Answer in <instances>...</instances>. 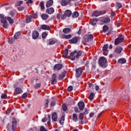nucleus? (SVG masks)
<instances>
[{
    "instance_id": "f257e3e1",
    "label": "nucleus",
    "mask_w": 131,
    "mask_h": 131,
    "mask_svg": "<svg viewBox=\"0 0 131 131\" xmlns=\"http://www.w3.org/2000/svg\"><path fill=\"white\" fill-rule=\"evenodd\" d=\"M98 64L102 68H106L108 65L107 62V59L104 57H101L98 60Z\"/></svg>"
},
{
    "instance_id": "f03ea898",
    "label": "nucleus",
    "mask_w": 131,
    "mask_h": 131,
    "mask_svg": "<svg viewBox=\"0 0 131 131\" xmlns=\"http://www.w3.org/2000/svg\"><path fill=\"white\" fill-rule=\"evenodd\" d=\"M105 13H106V11H96L92 13V15L94 16V17H99V16H102V15H104Z\"/></svg>"
},
{
    "instance_id": "7ed1b4c3",
    "label": "nucleus",
    "mask_w": 131,
    "mask_h": 131,
    "mask_svg": "<svg viewBox=\"0 0 131 131\" xmlns=\"http://www.w3.org/2000/svg\"><path fill=\"white\" fill-rule=\"evenodd\" d=\"M12 129L13 131H16V128L17 127V120L16 118H13L12 121Z\"/></svg>"
},
{
    "instance_id": "20e7f679",
    "label": "nucleus",
    "mask_w": 131,
    "mask_h": 131,
    "mask_svg": "<svg viewBox=\"0 0 131 131\" xmlns=\"http://www.w3.org/2000/svg\"><path fill=\"white\" fill-rule=\"evenodd\" d=\"M124 39V38L123 37H119L115 39V46H118L119 43L122 42L123 41V40Z\"/></svg>"
},
{
    "instance_id": "39448f33",
    "label": "nucleus",
    "mask_w": 131,
    "mask_h": 131,
    "mask_svg": "<svg viewBox=\"0 0 131 131\" xmlns=\"http://www.w3.org/2000/svg\"><path fill=\"white\" fill-rule=\"evenodd\" d=\"M76 77L78 78L80 77L81 74H82V69L81 68H78V69H76Z\"/></svg>"
},
{
    "instance_id": "423d86ee",
    "label": "nucleus",
    "mask_w": 131,
    "mask_h": 131,
    "mask_svg": "<svg viewBox=\"0 0 131 131\" xmlns=\"http://www.w3.org/2000/svg\"><path fill=\"white\" fill-rule=\"evenodd\" d=\"M39 37V33L36 30H34L32 32V37L33 39H37Z\"/></svg>"
},
{
    "instance_id": "0eeeda50",
    "label": "nucleus",
    "mask_w": 131,
    "mask_h": 131,
    "mask_svg": "<svg viewBox=\"0 0 131 131\" xmlns=\"http://www.w3.org/2000/svg\"><path fill=\"white\" fill-rule=\"evenodd\" d=\"M94 39V36H93V34H90L89 35L85 36L84 37V40L85 41V42H89V41H91L92 39Z\"/></svg>"
},
{
    "instance_id": "6e6552de",
    "label": "nucleus",
    "mask_w": 131,
    "mask_h": 131,
    "mask_svg": "<svg viewBox=\"0 0 131 131\" xmlns=\"http://www.w3.org/2000/svg\"><path fill=\"white\" fill-rule=\"evenodd\" d=\"M80 40V38L79 37H74L72 39L69 40V42L71 44L72 43H77L78 41Z\"/></svg>"
},
{
    "instance_id": "1a4fd4ad",
    "label": "nucleus",
    "mask_w": 131,
    "mask_h": 131,
    "mask_svg": "<svg viewBox=\"0 0 131 131\" xmlns=\"http://www.w3.org/2000/svg\"><path fill=\"white\" fill-rule=\"evenodd\" d=\"M58 81H57V75L53 74L51 77V84H56Z\"/></svg>"
},
{
    "instance_id": "9d476101",
    "label": "nucleus",
    "mask_w": 131,
    "mask_h": 131,
    "mask_svg": "<svg viewBox=\"0 0 131 131\" xmlns=\"http://www.w3.org/2000/svg\"><path fill=\"white\" fill-rule=\"evenodd\" d=\"M99 20L101 22H103V23H109L111 21L110 18H109L108 17H101L99 18Z\"/></svg>"
},
{
    "instance_id": "9b49d317",
    "label": "nucleus",
    "mask_w": 131,
    "mask_h": 131,
    "mask_svg": "<svg viewBox=\"0 0 131 131\" xmlns=\"http://www.w3.org/2000/svg\"><path fill=\"white\" fill-rule=\"evenodd\" d=\"M108 44H105L102 48V51L105 56H107V55H108V52H109L108 51Z\"/></svg>"
},
{
    "instance_id": "f8f14e48",
    "label": "nucleus",
    "mask_w": 131,
    "mask_h": 131,
    "mask_svg": "<svg viewBox=\"0 0 131 131\" xmlns=\"http://www.w3.org/2000/svg\"><path fill=\"white\" fill-rule=\"evenodd\" d=\"M78 106L79 110H81V111L84 109V103L82 101L79 102L78 103Z\"/></svg>"
},
{
    "instance_id": "ddd939ff",
    "label": "nucleus",
    "mask_w": 131,
    "mask_h": 131,
    "mask_svg": "<svg viewBox=\"0 0 131 131\" xmlns=\"http://www.w3.org/2000/svg\"><path fill=\"white\" fill-rule=\"evenodd\" d=\"M70 4V1L69 0H62L60 2V5L62 6V7H65V6H67V5H69Z\"/></svg>"
},
{
    "instance_id": "4468645a",
    "label": "nucleus",
    "mask_w": 131,
    "mask_h": 131,
    "mask_svg": "<svg viewBox=\"0 0 131 131\" xmlns=\"http://www.w3.org/2000/svg\"><path fill=\"white\" fill-rule=\"evenodd\" d=\"M122 50H123L122 47L120 46L117 47L115 50V53L116 54H121V52H122Z\"/></svg>"
},
{
    "instance_id": "2eb2a0df",
    "label": "nucleus",
    "mask_w": 131,
    "mask_h": 131,
    "mask_svg": "<svg viewBox=\"0 0 131 131\" xmlns=\"http://www.w3.org/2000/svg\"><path fill=\"white\" fill-rule=\"evenodd\" d=\"M62 67H63V64L59 63L55 64L54 67V70H61L62 69Z\"/></svg>"
},
{
    "instance_id": "dca6fc26",
    "label": "nucleus",
    "mask_w": 131,
    "mask_h": 131,
    "mask_svg": "<svg viewBox=\"0 0 131 131\" xmlns=\"http://www.w3.org/2000/svg\"><path fill=\"white\" fill-rule=\"evenodd\" d=\"M0 18L1 19V23L3 24L7 23V17H5V15L4 14H0Z\"/></svg>"
},
{
    "instance_id": "f3484780",
    "label": "nucleus",
    "mask_w": 131,
    "mask_h": 131,
    "mask_svg": "<svg viewBox=\"0 0 131 131\" xmlns=\"http://www.w3.org/2000/svg\"><path fill=\"white\" fill-rule=\"evenodd\" d=\"M66 71H64L63 72L60 73L58 76L59 80H62L65 76H66Z\"/></svg>"
},
{
    "instance_id": "a211bd4d",
    "label": "nucleus",
    "mask_w": 131,
    "mask_h": 131,
    "mask_svg": "<svg viewBox=\"0 0 131 131\" xmlns=\"http://www.w3.org/2000/svg\"><path fill=\"white\" fill-rule=\"evenodd\" d=\"M36 14H34V15L29 16L26 20V23H30L31 21H32V18H34L35 16H36Z\"/></svg>"
},
{
    "instance_id": "6ab92c4d",
    "label": "nucleus",
    "mask_w": 131,
    "mask_h": 131,
    "mask_svg": "<svg viewBox=\"0 0 131 131\" xmlns=\"http://www.w3.org/2000/svg\"><path fill=\"white\" fill-rule=\"evenodd\" d=\"M41 29H42V30H50L51 29V28L48 25H41L39 30H40Z\"/></svg>"
},
{
    "instance_id": "aec40b11",
    "label": "nucleus",
    "mask_w": 131,
    "mask_h": 131,
    "mask_svg": "<svg viewBox=\"0 0 131 131\" xmlns=\"http://www.w3.org/2000/svg\"><path fill=\"white\" fill-rule=\"evenodd\" d=\"M52 120L53 121L56 122L58 120V117L57 116V113L54 112L52 115Z\"/></svg>"
},
{
    "instance_id": "412c9836",
    "label": "nucleus",
    "mask_w": 131,
    "mask_h": 131,
    "mask_svg": "<svg viewBox=\"0 0 131 131\" xmlns=\"http://www.w3.org/2000/svg\"><path fill=\"white\" fill-rule=\"evenodd\" d=\"M75 54H76V50H75L70 53V56H71V57H70V59L72 60V61H74V60H75L76 57L75 56H74Z\"/></svg>"
},
{
    "instance_id": "4be33fe9",
    "label": "nucleus",
    "mask_w": 131,
    "mask_h": 131,
    "mask_svg": "<svg viewBox=\"0 0 131 131\" xmlns=\"http://www.w3.org/2000/svg\"><path fill=\"white\" fill-rule=\"evenodd\" d=\"M54 12H55V10H54L53 7H51L46 10V13H47V14H53Z\"/></svg>"
},
{
    "instance_id": "5701e85b",
    "label": "nucleus",
    "mask_w": 131,
    "mask_h": 131,
    "mask_svg": "<svg viewBox=\"0 0 131 131\" xmlns=\"http://www.w3.org/2000/svg\"><path fill=\"white\" fill-rule=\"evenodd\" d=\"M53 4H54V1L53 0L48 1L46 5V8H50V7H52V6H53Z\"/></svg>"
},
{
    "instance_id": "b1692460",
    "label": "nucleus",
    "mask_w": 131,
    "mask_h": 131,
    "mask_svg": "<svg viewBox=\"0 0 131 131\" xmlns=\"http://www.w3.org/2000/svg\"><path fill=\"white\" fill-rule=\"evenodd\" d=\"M65 15L67 16V17H71V15H72V12H71V10H67L64 12Z\"/></svg>"
},
{
    "instance_id": "393cba45",
    "label": "nucleus",
    "mask_w": 131,
    "mask_h": 131,
    "mask_svg": "<svg viewBox=\"0 0 131 131\" xmlns=\"http://www.w3.org/2000/svg\"><path fill=\"white\" fill-rule=\"evenodd\" d=\"M118 62L120 64H124L126 63V59L125 58H120L118 60Z\"/></svg>"
},
{
    "instance_id": "a878e982",
    "label": "nucleus",
    "mask_w": 131,
    "mask_h": 131,
    "mask_svg": "<svg viewBox=\"0 0 131 131\" xmlns=\"http://www.w3.org/2000/svg\"><path fill=\"white\" fill-rule=\"evenodd\" d=\"M76 54H77L75 55V58H76V59H78V58H79L82 54V52L80 50L78 51H76Z\"/></svg>"
},
{
    "instance_id": "bb28decb",
    "label": "nucleus",
    "mask_w": 131,
    "mask_h": 131,
    "mask_svg": "<svg viewBox=\"0 0 131 131\" xmlns=\"http://www.w3.org/2000/svg\"><path fill=\"white\" fill-rule=\"evenodd\" d=\"M20 35H21V31L16 32L14 36L15 39H18L20 37Z\"/></svg>"
},
{
    "instance_id": "cd10ccee",
    "label": "nucleus",
    "mask_w": 131,
    "mask_h": 131,
    "mask_svg": "<svg viewBox=\"0 0 131 131\" xmlns=\"http://www.w3.org/2000/svg\"><path fill=\"white\" fill-rule=\"evenodd\" d=\"M79 16V13L78 11H75L72 15L73 18H77Z\"/></svg>"
},
{
    "instance_id": "c85d7f7f",
    "label": "nucleus",
    "mask_w": 131,
    "mask_h": 131,
    "mask_svg": "<svg viewBox=\"0 0 131 131\" xmlns=\"http://www.w3.org/2000/svg\"><path fill=\"white\" fill-rule=\"evenodd\" d=\"M70 31H71V29L69 28H64L62 30V32H63V33H66V34H67L68 33H69Z\"/></svg>"
},
{
    "instance_id": "c756f323",
    "label": "nucleus",
    "mask_w": 131,
    "mask_h": 131,
    "mask_svg": "<svg viewBox=\"0 0 131 131\" xmlns=\"http://www.w3.org/2000/svg\"><path fill=\"white\" fill-rule=\"evenodd\" d=\"M42 20H47L49 18V15L46 13H43L41 15Z\"/></svg>"
},
{
    "instance_id": "7c9ffc66",
    "label": "nucleus",
    "mask_w": 131,
    "mask_h": 131,
    "mask_svg": "<svg viewBox=\"0 0 131 131\" xmlns=\"http://www.w3.org/2000/svg\"><path fill=\"white\" fill-rule=\"evenodd\" d=\"M7 20L8 21L9 24H13L14 23V19H13V18L10 16L7 17Z\"/></svg>"
},
{
    "instance_id": "2f4dec72",
    "label": "nucleus",
    "mask_w": 131,
    "mask_h": 131,
    "mask_svg": "<svg viewBox=\"0 0 131 131\" xmlns=\"http://www.w3.org/2000/svg\"><path fill=\"white\" fill-rule=\"evenodd\" d=\"M71 37V34H69V35H66V34H63L61 36V38H63V39L64 38H66L67 39H69Z\"/></svg>"
},
{
    "instance_id": "473e14b6",
    "label": "nucleus",
    "mask_w": 131,
    "mask_h": 131,
    "mask_svg": "<svg viewBox=\"0 0 131 131\" xmlns=\"http://www.w3.org/2000/svg\"><path fill=\"white\" fill-rule=\"evenodd\" d=\"M15 92L16 93V94L19 95V94H21V93H22V89L20 88H16L15 89Z\"/></svg>"
},
{
    "instance_id": "72a5a7b5",
    "label": "nucleus",
    "mask_w": 131,
    "mask_h": 131,
    "mask_svg": "<svg viewBox=\"0 0 131 131\" xmlns=\"http://www.w3.org/2000/svg\"><path fill=\"white\" fill-rule=\"evenodd\" d=\"M108 30H109V27H108V26L107 25L103 26V32L105 33V32H107Z\"/></svg>"
},
{
    "instance_id": "f704fd0d",
    "label": "nucleus",
    "mask_w": 131,
    "mask_h": 131,
    "mask_svg": "<svg viewBox=\"0 0 131 131\" xmlns=\"http://www.w3.org/2000/svg\"><path fill=\"white\" fill-rule=\"evenodd\" d=\"M78 118H77V115L76 114H73V121H75V122H76L77 121Z\"/></svg>"
},
{
    "instance_id": "c9c22d12",
    "label": "nucleus",
    "mask_w": 131,
    "mask_h": 131,
    "mask_svg": "<svg viewBox=\"0 0 131 131\" xmlns=\"http://www.w3.org/2000/svg\"><path fill=\"white\" fill-rule=\"evenodd\" d=\"M65 120V117H64V116H62L59 120V123H60V124L62 125L64 124V121Z\"/></svg>"
},
{
    "instance_id": "e433bc0d",
    "label": "nucleus",
    "mask_w": 131,
    "mask_h": 131,
    "mask_svg": "<svg viewBox=\"0 0 131 131\" xmlns=\"http://www.w3.org/2000/svg\"><path fill=\"white\" fill-rule=\"evenodd\" d=\"M84 116V115L83 113H81L79 115L78 119L79 120H83V117Z\"/></svg>"
},
{
    "instance_id": "4c0bfd02",
    "label": "nucleus",
    "mask_w": 131,
    "mask_h": 131,
    "mask_svg": "<svg viewBox=\"0 0 131 131\" xmlns=\"http://www.w3.org/2000/svg\"><path fill=\"white\" fill-rule=\"evenodd\" d=\"M42 39L45 40L48 36V33L47 32H43L41 34Z\"/></svg>"
},
{
    "instance_id": "58836bf2",
    "label": "nucleus",
    "mask_w": 131,
    "mask_h": 131,
    "mask_svg": "<svg viewBox=\"0 0 131 131\" xmlns=\"http://www.w3.org/2000/svg\"><path fill=\"white\" fill-rule=\"evenodd\" d=\"M56 43V41L53 39H49V45L50 46L52 45H55Z\"/></svg>"
},
{
    "instance_id": "ea45409f",
    "label": "nucleus",
    "mask_w": 131,
    "mask_h": 131,
    "mask_svg": "<svg viewBox=\"0 0 131 131\" xmlns=\"http://www.w3.org/2000/svg\"><path fill=\"white\" fill-rule=\"evenodd\" d=\"M95 97V93H91L89 96V99L90 101H92V100H94V98Z\"/></svg>"
},
{
    "instance_id": "a19ab883",
    "label": "nucleus",
    "mask_w": 131,
    "mask_h": 131,
    "mask_svg": "<svg viewBox=\"0 0 131 131\" xmlns=\"http://www.w3.org/2000/svg\"><path fill=\"white\" fill-rule=\"evenodd\" d=\"M96 24H97V19L93 18L91 22V25H92V26H95Z\"/></svg>"
},
{
    "instance_id": "79ce46f5",
    "label": "nucleus",
    "mask_w": 131,
    "mask_h": 131,
    "mask_svg": "<svg viewBox=\"0 0 131 131\" xmlns=\"http://www.w3.org/2000/svg\"><path fill=\"white\" fill-rule=\"evenodd\" d=\"M40 86H41V83H38L36 84L34 88V89H35V90H37V89H39V88H40Z\"/></svg>"
},
{
    "instance_id": "37998d69",
    "label": "nucleus",
    "mask_w": 131,
    "mask_h": 131,
    "mask_svg": "<svg viewBox=\"0 0 131 131\" xmlns=\"http://www.w3.org/2000/svg\"><path fill=\"white\" fill-rule=\"evenodd\" d=\"M116 6L118 9H121L122 7V4L120 3L117 2L116 3Z\"/></svg>"
},
{
    "instance_id": "c03bdc74",
    "label": "nucleus",
    "mask_w": 131,
    "mask_h": 131,
    "mask_svg": "<svg viewBox=\"0 0 131 131\" xmlns=\"http://www.w3.org/2000/svg\"><path fill=\"white\" fill-rule=\"evenodd\" d=\"M68 52H69V50H68V49H66L64 55H63L64 58H66V57L68 56Z\"/></svg>"
},
{
    "instance_id": "a18cd8bd",
    "label": "nucleus",
    "mask_w": 131,
    "mask_h": 131,
    "mask_svg": "<svg viewBox=\"0 0 131 131\" xmlns=\"http://www.w3.org/2000/svg\"><path fill=\"white\" fill-rule=\"evenodd\" d=\"M41 10H43L45 9V4H43V2H41L39 4Z\"/></svg>"
},
{
    "instance_id": "49530a36",
    "label": "nucleus",
    "mask_w": 131,
    "mask_h": 131,
    "mask_svg": "<svg viewBox=\"0 0 131 131\" xmlns=\"http://www.w3.org/2000/svg\"><path fill=\"white\" fill-rule=\"evenodd\" d=\"M48 107H49V99H46L45 105V109H47Z\"/></svg>"
},
{
    "instance_id": "de8ad7c7",
    "label": "nucleus",
    "mask_w": 131,
    "mask_h": 131,
    "mask_svg": "<svg viewBox=\"0 0 131 131\" xmlns=\"http://www.w3.org/2000/svg\"><path fill=\"white\" fill-rule=\"evenodd\" d=\"M22 4H23V1H19L17 2L16 4V5L17 7H20V6H21V5H22Z\"/></svg>"
},
{
    "instance_id": "09e8293b",
    "label": "nucleus",
    "mask_w": 131,
    "mask_h": 131,
    "mask_svg": "<svg viewBox=\"0 0 131 131\" xmlns=\"http://www.w3.org/2000/svg\"><path fill=\"white\" fill-rule=\"evenodd\" d=\"M96 69V62L94 61L92 66V70H95Z\"/></svg>"
},
{
    "instance_id": "8fccbe9b",
    "label": "nucleus",
    "mask_w": 131,
    "mask_h": 131,
    "mask_svg": "<svg viewBox=\"0 0 131 131\" xmlns=\"http://www.w3.org/2000/svg\"><path fill=\"white\" fill-rule=\"evenodd\" d=\"M3 25V27H4V28H5V29H7V28H8V23H2Z\"/></svg>"
},
{
    "instance_id": "3c124183",
    "label": "nucleus",
    "mask_w": 131,
    "mask_h": 131,
    "mask_svg": "<svg viewBox=\"0 0 131 131\" xmlns=\"http://www.w3.org/2000/svg\"><path fill=\"white\" fill-rule=\"evenodd\" d=\"M68 108H67V106L66 105V104H63L62 105V110L63 111H66L67 110Z\"/></svg>"
},
{
    "instance_id": "603ef678",
    "label": "nucleus",
    "mask_w": 131,
    "mask_h": 131,
    "mask_svg": "<svg viewBox=\"0 0 131 131\" xmlns=\"http://www.w3.org/2000/svg\"><path fill=\"white\" fill-rule=\"evenodd\" d=\"M74 111L75 113H79V112H80V111H79V110H78V107H74Z\"/></svg>"
},
{
    "instance_id": "864d4df0",
    "label": "nucleus",
    "mask_w": 131,
    "mask_h": 131,
    "mask_svg": "<svg viewBox=\"0 0 131 131\" xmlns=\"http://www.w3.org/2000/svg\"><path fill=\"white\" fill-rule=\"evenodd\" d=\"M7 97V94H2L1 95V99H6Z\"/></svg>"
},
{
    "instance_id": "5fc2aeb1",
    "label": "nucleus",
    "mask_w": 131,
    "mask_h": 131,
    "mask_svg": "<svg viewBox=\"0 0 131 131\" xmlns=\"http://www.w3.org/2000/svg\"><path fill=\"white\" fill-rule=\"evenodd\" d=\"M72 90H73V87L72 86H69L68 88V92H72Z\"/></svg>"
},
{
    "instance_id": "6e6d98bb",
    "label": "nucleus",
    "mask_w": 131,
    "mask_h": 131,
    "mask_svg": "<svg viewBox=\"0 0 131 131\" xmlns=\"http://www.w3.org/2000/svg\"><path fill=\"white\" fill-rule=\"evenodd\" d=\"M22 99H26L27 98V93H25L21 96Z\"/></svg>"
},
{
    "instance_id": "4d7b16f0",
    "label": "nucleus",
    "mask_w": 131,
    "mask_h": 131,
    "mask_svg": "<svg viewBox=\"0 0 131 131\" xmlns=\"http://www.w3.org/2000/svg\"><path fill=\"white\" fill-rule=\"evenodd\" d=\"M8 42L12 45L13 43V38H9L8 39Z\"/></svg>"
},
{
    "instance_id": "13d9d810",
    "label": "nucleus",
    "mask_w": 131,
    "mask_h": 131,
    "mask_svg": "<svg viewBox=\"0 0 131 131\" xmlns=\"http://www.w3.org/2000/svg\"><path fill=\"white\" fill-rule=\"evenodd\" d=\"M9 15L11 17H14V16H15V13H14L12 11H11L9 12Z\"/></svg>"
},
{
    "instance_id": "bf43d9fd",
    "label": "nucleus",
    "mask_w": 131,
    "mask_h": 131,
    "mask_svg": "<svg viewBox=\"0 0 131 131\" xmlns=\"http://www.w3.org/2000/svg\"><path fill=\"white\" fill-rule=\"evenodd\" d=\"M40 131H47V129L43 126H41L40 127Z\"/></svg>"
},
{
    "instance_id": "052dcab7",
    "label": "nucleus",
    "mask_w": 131,
    "mask_h": 131,
    "mask_svg": "<svg viewBox=\"0 0 131 131\" xmlns=\"http://www.w3.org/2000/svg\"><path fill=\"white\" fill-rule=\"evenodd\" d=\"M67 16L65 15V13H64L61 16V20H64L66 18H67Z\"/></svg>"
},
{
    "instance_id": "680f3d73",
    "label": "nucleus",
    "mask_w": 131,
    "mask_h": 131,
    "mask_svg": "<svg viewBox=\"0 0 131 131\" xmlns=\"http://www.w3.org/2000/svg\"><path fill=\"white\" fill-rule=\"evenodd\" d=\"M17 10H18V11H23V10H24V7L22 6H19L17 7Z\"/></svg>"
},
{
    "instance_id": "e2e57ef3",
    "label": "nucleus",
    "mask_w": 131,
    "mask_h": 131,
    "mask_svg": "<svg viewBox=\"0 0 131 131\" xmlns=\"http://www.w3.org/2000/svg\"><path fill=\"white\" fill-rule=\"evenodd\" d=\"M94 115H95V113L94 112H91L89 116H90V118H92V117H94Z\"/></svg>"
},
{
    "instance_id": "0e129e2a",
    "label": "nucleus",
    "mask_w": 131,
    "mask_h": 131,
    "mask_svg": "<svg viewBox=\"0 0 131 131\" xmlns=\"http://www.w3.org/2000/svg\"><path fill=\"white\" fill-rule=\"evenodd\" d=\"M62 17V15L60 13H58L56 16L57 19H60Z\"/></svg>"
},
{
    "instance_id": "69168bd1",
    "label": "nucleus",
    "mask_w": 131,
    "mask_h": 131,
    "mask_svg": "<svg viewBox=\"0 0 131 131\" xmlns=\"http://www.w3.org/2000/svg\"><path fill=\"white\" fill-rule=\"evenodd\" d=\"M83 114L84 115H86L88 114H89V111H88V109H86L84 112H83Z\"/></svg>"
},
{
    "instance_id": "338daca9",
    "label": "nucleus",
    "mask_w": 131,
    "mask_h": 131,
    "mask_svg": "<svg viewBox=\"0 0 131 131\" xmlns=\"http://www.w3.org/2000/svg\"><path fill=\"white\" fill-rule=\"evenodd\" d=\"M51 107H54V106H55L56 105V103L54 101H52L51 102L50 104Z\"/></svg>"
},
{
    "instance_id": "774afa93",
    "label": "nucleus",
    "mask_w": 131,
    "mask_h": 131,
    "mask_svg": "<svg viewBox=\"0 0 131 131\" xmlns=\"http://www.w3.org/2000/svg\"><path fill=\"white\" fill-rule=\"evenodd\" d=\"M89 64H90V61L87 60L85 63V67H87V68H89Z\"/></svg>"
}]
</instances>
